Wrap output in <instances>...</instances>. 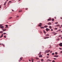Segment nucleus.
I'll return each instance as SVG.
<instances>
[{
  "instance_id": "obj_1",
  "label": "nucleus",
  "mask_w": 62,
  "mask_h": 62,
  "mask_svg": "<svg viewBox=\"0 0 62 62\" xmlns=\"http://www.w3.org/2000/svg\"><path fill=\"white\" fill-rule=\"evenodd\" d=\"M23 57H21L20 58V60H19V62H20L22 59H23Z\"/></svg>"
},
{
  "instance_id": "obj_2",
  "label": "nucleus",
  "mask_w": 62,
  "mask_h": 62,
  "mask_svg": "<svg viewBox=\"0 0 62 62\" xmlns=\"http://www.w3.org/2000/svg\"><path fill=\"white\" fill-rule=\"evenodd\" d=\"M59 45L60 46H62V43H61L59 44Z\"/></svg>"
},
{
  "instance_id": "obj_3",
  "label": "nucleus",
  "mask_w": 62,
  "mask_h": 62,
  "mask_svg": "<svg viewBox=\"0 0 62 62\" xmlns=\"http://www.w3.org/2000/svg\"><path fill=\"white\" fill-rule=\"evenodd\" d=\"M42 25V23H40L39 24V26H40Z\"/></svg>"
},
{
  "instance_id": "obj_4",
  "label": "nucleus",
  "mask_w": 62,
  "mask_h": 62,
  "mask_svg": "<svg viewBox=\"0 0 62 62\" xmlns=\"http://www.w3.org/2000/svg\"><path fill=\"white\" fill-rule=\"evenodd\" d=\"M54 57H58V55H54Z\"/></svg>"
},
{
  "instance_id": "obj_5",
  "label": "nucleus",
  "mask_w": 62,
  "mask_h": 62,
  "mask_svg": "<svg viewBox=\"0 0 62 62\" xmlns=\"http://www.w3.org/2000/svg\"><path fill=\"white\" fill-rule=\"evenodd\" d=\"M46 31H49V30H50L48 28L46 29Z\"/></svg>"
},
{
  "instance_id": "obj_6",
  "label": "nucleus",
  "mask_w": 62,
  "mask_h": 62,
  "mask_svg": "<svg viewBox=\"0 0 62 62\" xmlns=\"http://www.w3.org/2000/svg\"><path fill=\"white\" fill-rule=\"evenodd\" d=\"M7 3V1H6L5 2L4 4V6H6V3Z\"/></svg>"
},
{
  "instance_id": "obj_7",
  "label": "nucleus",
  "mask_w": 62,
  "mask_h": 62,
  "mask_svg": "<svg viewBox=\"0 0 62 62\" xmlns=\"http://www.w3.org/2000/svg\"><path fill=\"white\" fill-rule=\"evenodd\" d=\"M51 20V18H49V19H47V21H50V20Z\"/></svg>"
},
{
  "instance_id": "obj_8",
  "label": "nucleus",
  "mask_w": 62,
  "mask_h": 62,
  "mask_svg": "<svg viewBox=\"0 0 62 62\" xmlns=\"http://www.w3.org/2000/svg\"><path fill=\"white\" fill-rule=\"evenodd\" d=\"M0 28H4V26H0Z\"/></svg>"
},
{
  "instance_id": "obj_9",
  "label": "nucleus",
  "mask_w": 62,
  "mask_h": 62,
  "mask_svg": "<svg viewBox=\"0 0 62 62\" xmlns=\"http://www.w3.org/2000/svg\"><path fill=\"white\" fill-rule=\"evenodd\" d=\"M39 57H42V55H40L39 56Z\"/></svg>"
},
{
  "instance_id": "obj_10",
  "label": "nucleus",
  "mask_w": 62,
  "mask_h": 62,
  "mask_svg": "<svg viewBox=\"0 0 62 62\" xmlns=\"http://www.w3.org/2000/svg\"><path fill=\"white\" fill-rule=\"evenodd\" d=\"M44 27H45V28H47V27H48V26L46 25V26H44Z\"/></svg>"
},
{
  "instance_id": "obj_11",
  "label": "nucleus",
  "mask_w": 62,
  "mask_h": 62,
  "mask_svg": "<svg viewBox=\"0 0 62 62\" xmlns=\"http://www.w3.org/2000/svg\"><path fill=\"white\" fill-rule=\"evenodd\" d=\"M52 61L48 59L47 60V61Z\"/></svg>"
},
{
  "instance_id": "obj_12",
  "label": "nucleus",
  "mask_w": 62,
  "mask_h": 62,
  "mask_svg": "<svg viewBox=\"0 0 62 62\" xmlns=\"http://www.w3.org/2000/svg\"><path fill=\"white\" fill-rule=\"evenodd\" d=\"M6 30H7V29H4L3 30V31H6Z\"/></svg>"
},
{
  "instance_id": "obj_13",
  "label": "nucleus",
  "mask_w": 62,
  "mask_h": 62,
  "mask_svg": "<svg viewBox=\"0 0 62 62\" xmlns=\"http://www.w3.org/2000/svg\"><path fill=\"white\" fill-rule=\"evenodd\" d=\"M41 52H40L38 54V55H40V54H41Z\"/></svg>"
},
{
  "instance_id": "obj_14",
  "label": "nucleus",
  "mask_w": 62,
  "mask_h": 62,
  "mask_svg": "<svg viewBox=\"0 0 62 62\" xmlns=\"http://www.w3.org/2000/svg\"><path fill=\"white\" fill-rule=\"evenodd\" d=\"M48 24L49 25H51V23H48Z\"/></svg>"
},
{
  "instance_id": "obj_15",
  "label": "nucleus",
  "mask_w": 62,
  "mask_h": 62,
  "mask_svg": "<svg viewBox=\"0 0 62 62\" xmlns=\"http://www.w3.org/2000/svg\"><path fill=\"white\" fill-rule=\"evenodd\" d=\"M46 36H49V35L48 34H46Z\"/></svg>"
},
{
  "instance_id": "obj_16",
  "label": "nucleus",
  "mask_w": 62,
  "mask_h": 62,
  "mask_svg": "<svg viewBox=\"0 0 62 62\" xmlns=\"http://www.w3.org/2000/svg\"><path fill=\"white\" fill-rule=\"evenodd\" d=\"M3 35H1L0 37V38H1L2 37H3Z\"/></svg>"
},
{
  "instance_id": "obj_17",
  "label": "nucleus",
  "mask_w": 62,
  "mask_h": 62,
  "mask_svg": "<svg viewBox=\"0 0 62 62\" xmlns=\"http://www.w3.org/2000/svg\"><path fill=\"white\" fill-rule=\"evenodd\" d=\"M31 60H32V62H33L34 60H33V58H32L31 59Z\"/></svg>"
},
{
  "instance_id": "obj_18",
  "label": "nucleus",
  "mask_w": 62,
  "mask_h": 62,
  "mask_svg": "<svg viewBox=\"0 0 62 62\" xmlns=\"http://www.w3.org/2000/svg\"><path fill=\"white\" fill-rule=\"evenodd\" d=\"M45 52H46V53H48V52L47 50H46V51Z\"/></svg>"
},
{
  "instance_id": "obj_19",
  "label": "nucleus",
  "mask_w": 62,
  "mask_h": 62,
  "mask_svg": "<svg viewBox=\"0 0 62 62\" xmlns=\"http://www.w3.org/2000/svg\"><path fill=\"white\" fill-rule=\"evenodd\" d=\"M55 32H51V34H55Z\"/></svg>"
},
{
  "instance_id": "obj_20",
  "label": "nucleus",
  "mask_w": 62,
  "mask_h": 62,
  "mask_svg": "<svg viewBox=\"0 0 62 62\" xmlns=\"http://www.w3.org/2000/svg\"><path fill=\"white\" fill-rule=\"evenodd\" d=\"M49 27L50 29H52V26H49Z\"/></svg>"
},
{
  "instance_id": "obj_21",
  "label": "nucleus",
  "mask_w": 62,
  "mask_h": 62,
  "mask_svg": "<svg viewBox=\"0 0 62 62\" xmlns=\"http://www.w3.org/2000/svg\"><path fill=\"white\" fill-rule=\"evenodd\" d=\"M57 34V33H55L54 34V35H56V34Z\"/></svg>"
},
{
  "instance_id": "obj_22",
  "label": "nucleus",
  "mask_w": 62,
  "mask_h": 62,
  "mask_svg": "<svg viewBox=\"0 0 62 62\" xmlns=\"http://www.w3.org/2000/svg\"><path fill=\"white\" fill-rule=\"evenodd\" d=\"M41 28H44V27H40Z\"/></svg>"
},
{
  "instance_id": "obj_23",
  "label": "nucleus",
  "mask_w": 62,
  "mask_h": 62,
  "mask_svg": "<svg viewBox=\"0 0 62 62\" xmlns=\"http://www.w3.org/2000/svg\"><path fill=\"white\" fill-rule=\"evenodd\" d=\"M12 18V17H9V19H11Z\"/></svg>"
},
{
  "instance_id": "obj_24",
  "label": "nucleus",
  "mask_w": 62,
  "mask_h": 62,
  "mask_svg": "<svg viewBox=\"0 0 62 62\" xmlns=\"http://www.w3.org/2000/svg\"><path fill=\"white\" fill-rule=\"evenodd\" d=\"M57 40L58 41L59 40V39H57Z\"/></svg>"
},
{
  "instance_id": "obj_25",
  "label": "nucleus",
  "mask_w": 62,
  "mask_h": 62,
  "mask_svg": "<svg viewBox=\"0 0 62 62\" xmlns=\"http://www.w3.org/2000/svg\"><path fill=\"white\" fill-rule=\"evenodd\" d=\"M59 37H61V35H59Z\"/></svg>"
},
{
  "instance_id": "obj_26",
  "label": "nucleus",
  "mask_w": 62,
  "mask_h": 62,
  "mask_svg": "<svg viewBox=\"0 0 62 62\" xmlns=\"http://www.w3.org/2000/svg\"><path fill=\"white\" fill-rule=\"evenodd\" d=\"M22 10H19V12H22Z\"/></svg>"
},
{
  "instance_id": "obj_27",
  "label": "nucleus",
  "mask_w": 62,
  "mask_h": 62,
  "mask_svg": "<svg viewBox=\"0 0 62 62\" xmlns=\"http://www.w3.org/2000/svg\"><path fill=\"white\" fill-rule=\"evenodd\" d=\"M54 29L55 30H57V29L56 28H55Z\"/></svg>"
},
{
  "instance_id": "obj_28",
  "label": "nucleus",
  "mask_w": 62,
  "mask_h": 62,
  "mask_svg": "<svg viewBox=\"0 0 62 62\" xmlns=\"http://www.w3.org/2000/svg\"><path fill=\"white\" fill-rule=\"evenodd\" d=\"M6 26L7 27H8V25H6Z\"/></svg>"
},
{
  "instance_id": "obj_29",
  "label": "nucleus",
  "mask_w": 62,
  "mask_h": 62,
  "mask_svg": "<svg viewBox=\"0 0 62 62\" xmlns=\"http://www.w3.org/2000/svg\"><path fill=\"white\" fill-rule=\"evenodd\" d=\"M7 33H3V34L4 35H5Z\"/></svg>"
},
{
  "instance_id": "obj_30",
  "label": "nucleus",
  "mask_w": 62,
  "mask_h": 62,
  "mask_svg": "<svg viewBox=\"0 0 62 62\" xmlns=\"http://www.w3.org/2000/svg\"><path fill=\"white\" fill-rule=\"evenodd\" d=\"M54 21V19L53 18L52 19V21Z\"/></svg>"
},
{
  "instance_id": "obj_31",
  "label": "nucleus",
  "mask_w": 62,
  "mask_h": 62,
  "mask_svg": "<svg viewBox=\"0 0 62 62\" xmlns=\"http://www.w3.org/2000/svg\"><path fill=\"white\" fill-rule=\"evenodd\" d=\"M41 61H43V59H41Z\"/></svg>"
},
{
  "instance_id": "obj_32",
  "label": "nucleus",
  "mask_w": 62,
  "mask_h": 62,
  "mask_svg": "<svg viewBox=\"0 0 62 62\" xmlns=\"http://www.w3.org/2000/svg\"><path fill=\"white\" fill-rule=\"evenodd\" d=\"M55 54H56V55L57 54V52L55 53Z\"/></svg>"
},
{
  "instance_id": "obj_33",
  "label": "nucleus",
  "mask_w": 62,
  "mask_h": 62,
  "mask_svg": "<svg viewBox=\"0 0 62 62\" xmlns=\"http://www.w3.org/2000/svg\"><path fill=\"white\" fill-rule=\"evenodd\" d=\"M36 59H39V58H38L36 57Z\"/></svg>"
},
{
  "instance_id": "obj_34",
  "label": "nucleus",
  "mask_w": 62,
  "mask_h": 62,
  "mask_svg": "<svg viewBox=\"0 0 62 62\" xmlns=\"http://www.w3.org/2000/svg\"><path fill=\"white\" fill-rule=\"evenodd\" d=\"M9 3H12V1H10L9 2Z\"/></svg>"
},
{
  "instance_id": "obj_35",
  "label": "nucleus",
  "mask_w": 62,
  "mask_h": 62,
  "mask_svg": "<svg viewBox=\"0 0 62 62\" xmlns=\"http://www.w3.org/2000/svg\"><path fill=\"white\" fill-rule=\"evenodd\" d=\"M61 29H59L58 30V31H61Z\"/></svg>"
},
{
  "instance_id": "obj_36",
  "label": "nucleus",
  "mask_w": 62,
  "mask_h": 62,
  "mask_svg": "<svg viewBox=\"0 0 62 62\" xmlns=\"http://www.w3.org/2000/svg\"><path fill=\"white\" fill-rule=\"evenodd\" d=\"M57 23H57V22H55V24H57Z\"/></svg>"
},
{
  "instance_id": "obj_37",
  "label": "nucleus",
  "mask_w": 62,
  "mask_h": 62,
  "mask_svg": "<svg viewBox=\"0 0 62 62\" xmlns=\"http://www.w3.org/2000/svg\"><path fill=\"white\" fill-rule=\"evenodd\" d=\"M44 39H46V37H45L44 38Z\"/></svg>"
},
{
  "instance_id": "obj_38",
  "label": "nucleus",
  "mask_w": 62,
  "mask_h": 62,
  "mask_svg": "<svg viewBox=\"0 0 62 62\" xmlns=\"http://www.w3.org/2000/svg\"><path fill=\"white\" fill-rule=\"evenodd\" d=\"M52 62H55L54 60H53Z\"/></svg>"
},
{
  "instance_id": "obj_39",
  "label": "nucleus",
  "mask_w": 62,
  "mask_h": 62,
  "mask_svg": "<svg viewBox=\"0 0 62 62\" xmlns=\"http://www.w3.org/2000/svg\"><path fill=\"white\" fill-rule=\"evenodd\" d=\"M59 49H60V50H62V48H59Z\"/></svg>"
},
{
  "instance_id": "obj_40",
  "label": "nucleus",
  "mask_w": 62,
  "mask_h": 62,
  "mask_svg": "<svg viewBox=\"0 0 62 62\" xmlns=\"http://www.w3.org/2000/svg\"><path fill=\"white\" fill-rule=\"evenodd\" d=\"M54 53H53L52 54V55H54Z\"/></svg>"
},
{
  "instance_id": "obj_41",
  "label": "nucleus",
  "mask_w": 62,
  "mask_h": 62,
  "mask_svg": "<svg viewBox=\"0 0 62 62\" xmlns=\"http://www.w3.org/2000/svg\"><path fill=\"white\" fill-rule=\"evenodd\" d=\"M50 50H49L48 51V53H49V52H50Z\"/></svg>"
},
{
  "instance_id": "obj_42",
  "label": "nucleus",
  "mask_w": 62,
  "mask_h": 62,
  "mask_svg": "<svg viewBox=\"0 0 62 62\" xmlns=\"http://www.w3.org/2000/svg\"><path fill=\"white\" fill-rule=\"evenodd\" d=\"M57 26H59V25H57Z\"/></svg>"
},
{
  "instance_id": "obj_43",
  "label": "nucleus",
  "mask_w": 62,
  "mask_h": 62,
  "mask_svg": "<svg viewBox=\"0 0 62 62\" xmlns=\"http://www.w3.org/2000/svg\"><path fill=\"white\" fill-rule=\"evenodd\" d=\"M4 37L5 38H6V37L5 36H4Z\"/></svg>"
},
{
  "instance_id": "obj_44",
  "label": "nucleus",
  "mask_w": 62,
  "mask_h": 62,
  "mask_svg": "<svg viewBox=\"0 0 62 62\" xmlns=\"http://www.w3.org/2000/svg\"><path fill=\"white\" fill-rule=\"evenodd\" d=\"M3 26V24H0V26Z\"/></svg>"
},
{
  "instance_id": "obj_45",
  "label": "nucleus",
  "mask_w": 62,
  "mask_h": 62,
  "mask_svg": "<svg viewBox=\"0 0 62 62\" xmlns=\"http://www.w3.org/2000/svg\"><path fill=\"white\" fill-rule=\"evenodd\" d=\"M49 38V37H46V39H48V38Z\"/></svg>"
},
{
  "instance_id": "obj_46",
  "label": "nucleus",
  "mask_w": 62,
  "mask_h": 62,
  "mask_svg": "<svg viewBox=\"0 0 62 62\" xmlns=\"http://www.w3.org/2000/svg\"><path fill=\"white\" fill-rule=\"evenodd\" d=\"M49 57L48 56H47L46 57V58H49Z\"/></svg>"
},
{
  "instance_id": "obj_47",
  "label": "nucleus",
  "mask_w": 62,
  "mask_h": 62,
  "mask_svg": "<svg viewBox=\"0 0 62 62\" xmlns=\"http://www.w3.org/2000/svg\"><path fill=\"white\" fill-rule=\"evenodd\" d=\"M54 60H56V59L55 58H54Z\"/></svg>"
},
{
  "instance_id": "obj_48",
  "label": "nucleus",
  "mask_w": 62,
  "mask_h": 62,
  "mask_svg": "<svg viewBox=\"0 0 62 62\" xmlns=\"http://www.w3.org/2000/svg\"><path fill=\"white\" fill-rule=\"evenodd\" d=\"M62 51H61V54H62Z\"/></svg>"
},
{
  "instance_id": "obj_49",
  "label": "nucleus",
  "mask_w": 62,
  "mask_h": 62,
  "mask_svg": "<svg viewBox=\"0 0 62 62\" xmlns=\"http://www.w3.org/2000/svg\"><path fill=\"white\" fill-rule=\"evenodd\" d=\"M3 33V31H1L0 32V33Z\"/></svg>"
},
{
  "instance_id": "obj_50",
  "label": "nucleus",
  "mask_w": 62,
  "mask_h": 62,
  "mask_svg": "<svg viewBox=\"0 0 62 62\" xmlns=\"http://www.w3.org/2000/svg\"><path fill=\"white\" fill-rule=\"evenodd\" d=\"M3 47H5V45L4 44L3 46Z\"/></svg>"
},
{
  "instance_id": "obj_51",
  "label": "nucleus",
  "mask_w": 62,
  "mask_h": 62,
  "mask_svg": "<svg viewBox=\"0 0 62 62\" xmlns=\"http://www.w3.org/2000/svg\"><path fill=\"white\" fill-rule=\"evenodd\" d=\"M54 19H56V17H54Z\"/></svg>"
},
{
  "instance_id": "obj_52",
  "label": "nucleus",
  "mask_w": 62,
  "mask_h": 62,
  "mask_svg": "<svg viewBox=\"0 0 62 62\" xmlns=\"http://www.w3.org/2000/svg\"><path fill=\"white\" fill-rule=\"evenodd\" d=\"M16 18H19V16H16Z\"/></svg>"
},
{
  "instance_id": "obj_53",
  "label": "nucleus",
  "mask_w": 62,
  "mask_h": 62,
  "mask_svg": "<svg viewBox=\"0 0 62 62\" xmlns=\"http://www.w3.org/2000/svg\"><path fill=\"white\" fill-rule=\"evenodd\" d=\"M44 33H46V32H45V31H44Z\"/></svg>"
},
{
  "instance_id": "obj_54",
  "label": "nucleus",
  "mask_w": 62,
  "mask_h": 62,
  "mask_svg": "<svg viewBox=\"0 0 62 62\" xmlns=\"http://www.w3.org/2000/svg\"><path fill=\"white\" fill-rule=\"evenodd\" d=\"M28 9L27 8H26V10H27V9Z\"/></svg>"
},
{
  "instance_id": "obj_55",
  "label": "nucleus",
  "mask_w": 62,
  "mask_h": 62,
  "mask_svg": "<svg viewBox=\"0 0 62 62\" xmlns=\"http://www.w3.org/2000/svg\"><path fill=\"white\" fill-rule=\"evenodd\" d=\"M47 55H49V54H47Z\"/></svg>"
},
{
  "instance_id": "obj_56",
  "label": "nucleus",
  "mask_w": 62,
  "mask_h": 62,
  "mask_svg": "<svg viewBox=\"0 0 62 62\" xmlns=\"http://www.w3.org/2000/svg\"><path fill=\"white\" fill-rule=\"evenodd\" d=\"M55 27H57V25H55Z\"/></svg>"
},
{
  "instance_id": "obj_57",
  "label": "nucleus",
  "mask_w": 62,
  "mask_h": 62,
  "mask_svg": "<svg viewBox=\"0 0 62 62\" xmlns=\"http://www.w3.org/2000/svg\"><path fill=\"white\" fill-rule=\"evenodd\" d=\"M59 28H61V27H59Z\"/></svg>"
},
{
  "instance_id": "obj_58",
  "label": "nucleus",
  "mask_w": 62,
  "mask_h": 62,
  "mask_svg": "<svg viewBox=\"0 0 62 62\" xmlns=\"http://www.w3.org/2000/svg\"><path fill=\"white\" fill-rule=\"evenodd\" d=\"M29 60V61H31V60Z\"/></svg>"
},
{
  "instance_id": "obj_59",
  "label": "nucleus",
  "mask_w": 62,
  "mask_h": 62,
  "mask_svg": "<svg viewBox=\"0 0 62 62\" xmlns=\"http://www.w3.org/2000/svg\"><path fill=\"white\" fill-rule=\"evenodd\" d=\"M50 53H52V51H51L50 52Z\"/></svg>"
},
{
  "instance_id": "obj_60",
  "label": "nucleus",
  "mask_w": 62,
  "mask_h": 62,
  "mask_svg": "<svg viewBox=\"0 0 62 62\" xmlns=\"http://www.w3.org/2000/svg\"><path fill=\"white\" fill-rule=\"evenodd\" d=\"M53 29H52L51 30V31H53Z\"/></svg>"
},
{
  "instance_id": "obj_61",
  "label": "nucleus",
  "mask_w": 62,
  "mask_h": 62,
  "mask_svg": "<svg viewBox=\"0 0 62 62\" xmlns=\"http://www.w3.org/2000/svg\"><path fill=\"white\" fill-rule=\"evenodd\" d=\"M40 62V61H38V62Z\"/></svg>"
},
{
  "instance_id": "obj_62",
  "label": "nucleus",
  "mask_w": 62,
  "mask_h": 62,
  "mask_svg": "<svg viewBox=\"0 0 62 62\" xmlns=\"http://www.w3.org/2000/svg\"><path fill=\"white\" fill-rule=\"evenodd\" d=\"M61 33H62V31H61Z\"/></svg>"
},
{
  "instance_id": "obj_63",
  "label": "nucleus",
  "mask_w": 62,
  "mask_h": 62,
  "mask_svg": "<svg viewBox=\"0 0 62 62\" xmlns=\"http://www.w3.org/2000/svg\"><path fill=\"white\" fill-rule=\"evenodd\" d=\"M61 39H62V37H61Z\"/></svg>"
},
{
  "instance_id": "obj_64",
  "label": "nucleus",
  "mask_w": 62,
  "mask_h": 62,
  "mask_svg": "<svg viewBox=\"0 0 62 62\" xmlns=\"http://www.w3.org/2000/svg\"><path fill=\"white\" fill-rule=\"evenodd\" d=\"M61 27H62V25H61Z\"/></svg>"
}]
</instances>
